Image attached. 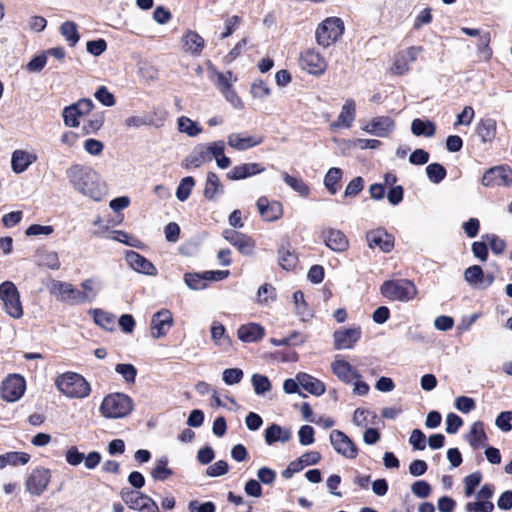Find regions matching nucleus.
<instances>
[{"label":"nucleus","mask_w":512,"mask_h":512,"mask_svg":"<svg viewBox=\"0 0 512 512\" xmlns=\"http://www.w3.org/2000/svg\"><path fill=\"white\" fill-rule=\"evenodd\" d=\"M65 176L69 186L84 198L99 202L108 193L101 175L91 166L72 164L66 169Z\"/></svg>","instance_id":"obj_1"},{"label":"nucleus","mask_w":512,"mask_h":512,"mask_svg":"<svg viewBox=\"0 0 512 512\" xmlns=\"http://www.w3.org/2000/svg\"><path fill=\"white\" fill-rule=\"evenodd\" d=\"M482 481L480 472H473L467 475L464 480V495L470 498L475 494V501L467 502L464 506L465 512H493L494 504L491 501L495 488L492 484H485L475 493V489Z\"/></svg>","instance_id":"obj_2"},{"label":"nucleus","mask_w":512,"mask_h":512,"mask_svg":"<svg viewBox=\"0 0 512 512\" xmlns=\"http://www.w3.org/2000/svg\"><path fill=\"white\" fill-rule=\"evenodd\" d=\"M57 390L69 399H85L91 393L89 382L76 372H65L55 379Z\"/></svg>","instance_id":"obj_3"},{"label":"nucleus","mask_w":512,"mask_h":512,"mask_svg":"<svg viewBox=\"0 0 512 512\" xmlns=\"http://www.w3.org/2000/svg\"><path fill=\"white\" fill-rule=\"evenodd\" d=\"M133 407V400L128 395L112 393L103 398L99 411L104 418L120 419L128 416Z\"/></svg>","instance_id":"obj_4"},{"label":"nucleus","mask_w":512,"mask_h":512,"mask_svg":"<svg viewBox=\"0 0 512 512\" xmlns=\"http://www.w3.org/2000/svg\"><path fill=\"white\" fill-rule=\"evenodd\" d=\"M345 25L339 17H327L321 21L315 31V39L319 46L328 48L343 36Z\"/></svg>","instance_id":"obj_5"},{"label":"nucleus","mask_w":512,"mask_h":512,"mask_svg":"<svg viewBox=\"0 0 512 512\" xmlns=\"http://www.w3.org/2000/svg\"><path fill=\"white\" fill-rule=\"evenodd\" d=\"M380 292L388 300L409 302L416 297L418 291L413 281L397 279L385 281L380 287Z\"/></svg>","instance_id":"obj_6"},{"label":"nucleus","mask_w":512,"mask_h":512,"mask_svg":"<svg viewBox=\"0 0 512 512\" xmlns=\"http://www.w3.org/2000/svg\"><path fill=\"white\" fill-rule=\"evenodd\" d=\"M0 301L4 312L12 319L23 317L24 310L21 296L16 285L11 281L0 284Z\"/></svg>","instance_id":"obj_7"},{"label":"nucleus","mask_w":512,"mask_h":512,"mask_svg":"<svg viewBox=\"0 0 512 512\" xmlns=\"http://www.w3.org/2000/svg\"><path fill=\"white\" fill-rule=\"evenodd\" d=\"M25 390L24 377L19 374H10L1 383L0 396L4 401L14 403L22 398Z\"/></svg>","instance_id":"obj_8"},{"label":"nucleus","mask_w":512,"mask_h":512,"mask_svg":"<svg viewBox=\"0 0 512 512\" xmlns=\"http://www.w3.org/2000/svg\"><path fill=\"white\" fill-rule=\"evenodd\" d=\"M299 65L307 73L320 76L327 69V61L324 56L314 48L304 50L299 57Z\"/></svg>","instance_id":"obj_9"},{"label":"nucleus","mask_w":512,"mask_h":512,"mask_svg":"<svg viewBox=\"0 0 512 512\" xmlns=\"http://www.w3.org/2000/svg\"><path fill=\"white\" fill-rule=\"evenodd\" d=\"M65 460L67 464L70 466H78L82 462L84 463V467L88 470L95 469L101 462L102 456L97 451H91L87 455L80 452L78 447L75 445L69 446L65 450Z\"/></svg>","instance_id":"obj_10"},{"label":"nucleus","mask_w":512,"mask_h":512,"mask_svg":"<svg viewBox=\"0 0 512 512\" xmlns=\"http://www.w3.org/2000/svg\"><path fill=\"white\" fill-rule=\"evenodd\" d=\"M421 52L422 47L420 46H411L399 51L394 57L393 64L390 68L391 73L395 75L408 73Z\"/></svg>","instance_id":"obj_11"},{"label":"nucleus","mask_w":512,"mask_h":512,"mask_svg":"<svg viewBox=\"0 0 512 512\" xmlns=\"http://www.w3.org/2000/svg\"><path fill=\"white\" fill-rule=\"evenodd\" d=\"M94 104L92 100L84 98L79 100L68 107H65L62 116L66 126L78 127L80 125V118L88 115L93 109Z\"/></svg>","instance_id":"obj_12"},{"label":"nucleus","mask_w":512,"mask_h":512,"mask_svg":"<svg viewBox=\"0 0 512 512\" xmlns=\"http://www.w3.org/2000/svg\"><path fill=\"white\" fill-rule=\"evenodd\" d=\"M361 130L376 137L386 138L395 130V121L389 116H376L363 123Z\"/></svg>","instance_id":"obj_13"},{"label":"nucleus","mask_w":512,"mask_h":512,"mask_svg":"<svg viewBox=\"0 0 512 512\" xmlns=\"http://www.w3.org/2000/svg\"><path fill=\"white\" fill-rule=\"evenodd\" d=\"M481 183L485 187L510 186L512 184V170L506 165L492 167L484 173Z\"/></svg>","instance_id":"obj_14"},{"label":"nucleus","mask_w":512,"mask_h":512,"mask_svg":"<svg viewBox=\"0 0 512 512\" xmlns=\"http://www.w3.org/2000/svg\"><path fill=\"white\" fill-rule=\"evenodd\" d=\"M174 324L173 315L168 309H161L153 314L150 323V335L153 339H160L167 335Z\"/></svg>","instance_id":"obj_15"},{"label":"nucleus","mask_w":512,"mask_h":512,"mask_svg":"<svg viewBox=\"0 0 512 512\" xmlns=\"http://www.w3.org/2000/svg\"><path fill=\"white\" fill-rule=\"evenodd\" d=\"M330 443L334 450L347 459H355L358 449L355 443L342 431L333 430L329 436Z\"/></svg>","instance_id":"obj_16"},{"label":"nucleus","mask_w":512,"mask_h":512,"mask_svg":"<svg viewBox=\"0 0 512 512\" xmlns=\"http://www.w3.org/2000/svg\"><path fill=\"white\" fill-rule=\"evenodd\" d=\"M51 480V472L46 468H36L27 477L26 490L36 496H40L48 487Z\"/></svg>","instance_id":"obj_17"},{"label":"nucleus","mask_w":512,"mask_h":512,"mask_svg":"<svg viewBox=\"0 0 512 512\" xmlns=\"http://www.w3.org/2000/svg\"><path fill=\"white\" fill-rule=\"evenodd\" d=\"M330 366L332 373L345 384H351L355 378L359 377L358 370L342 355L334 356Z\"/></svg>","instance_id":"obj_18"},{"label":"nucleus","mask_w":512,"mask_h":512,"mask_svg":"<svg viewBox=\"0 0 512 512\" xmlns=\"http://www.w3.org/2000/svg\"><path fill=\"white\" fill-rule=\"evenodd\" d=\"M48 289L50 294L56 297L59 301L70 304H79L78 289H76L71 283L60 280H51L48 284Z\"/></svg>","instance_id":"obj_19"},{"label":"nucleus","mask_w":512,"mask_h":512,"mask_svg":"<svg viewBox=\"0 0 512 512\" xmlns=\"http://www.w3.org/2000/svg\"><path fill=\"white\" fill-rule=\"evenodd\" d=\"M361 328H340L333 334L334 348L336 350L352 349L360 340Z\"/></svg>","instance_id":"obj_20"},{"label":"nucleus","mask_w":512,"mask_h":512,"mask_svg":"<svg viewBox=\"0 0 512 512\" xmlns=\"http://www.w3.org/2000/svg\"><path fill=\"white\" fill-rule=\"evenodd\" d=\"M121 498L124 503L133 510L145 511L151 508H157V504L154 500L127 488L121 490Z\"/></svg>","instance_id":"obj_21"},{"label":"nucleus","mask_w":512,"mask_h":512,"mask_svg":"<svg viewBox=\"0 0 512 512\" xmlns=\"http://www.w3.org/2000/svg\"><path fill=\"white\" fill-rule=\"evenodd\" d=\"M257 210L261 218L266 222H274L283 216V206L279 201L269 200L261 196L256 201Z\"/></svg>","instance_id":"obj_22"},{"label":"nucleus","mask_w":512,"mask_h":512,"mask_svg":"<svg viewBox=\"0 0 512 512\" xmlns=\"http://www.w3.org/2000/svg\"><path fill=\"white\" fill-rule=\"evenodd\" d=\"M223 237L241 254L245 256H251L254 254L255 243L251 237L231 229L224 230Z\"/></svg>","instance_id":"obj_23"},{"label":"nucleus","mask_w":512,"mask_h":512,"mask_svg":"<svg viewBox=\"0 0 512 512\" xmlns=\"http://www.w3.org/2000/svg\"><path fill=\"white\" fill-rule=\"evenodd\" d=\"M37 160L38 155L34 150L16 149L11 154V169L15 174H22Z\"/></svg>","instance_id":"obj_24"},{"label":"nucleus","mask_w":512,"mask_h":512,"mask_svg":"<svg viewBox=\"0 0 512 512\" xmlns=\"http://www.w3.org/2000/svg\"><path fill=\"white\" fill-rule=\"evenodd\" d=\"M366 241L370 248L377 247L384 253H389L394 247V237L382 228L368 231Z\"/></svg>","instance_id":"obj_25"},{"label":"nucleus","mask_w":512,"mask_h":512,"mask_svg":"<svg viewBox=\"0 0 512 512\" xmlns=\"http://www.w3.org/2000/svg\"><path fill=\"white\" fill-rule=\"evenodd\" d=\"M465 281L475 289H485L494 282V275L491 273L484 274L482 268L478 265L468 267L464 271Z\"/></svg>","instance_id":"obj_26"},{"label":"nucleus","mask_w":512,"mask_h":512,"mask_svg":"<svg viewBox=\"0 0 512 512\" xmlns=\"http://www.w3.org/2000/svg\"><path fill=\"white\" fill-rule=\"evenodd\" d=\"M263 137L247 133L233 132L227 136V144L237 151H245L260 145Z\"/></svg>","instance_id":"obj_27"},{"label":"nucleus","mask_w":512,"mask_h":512,"mask_svg":"<svg viewBox=\"0 0 512 512\" xmlns=\"http://www.w3.org/2000/svg\"><path fill=\"white\" fill-rule=\"evenodd\" d=\"M356 118V102L352 98H347L337 116V119L330 124V128L335 130L337 128L349 129L352 127Z\"/></svg>","instance_id":"obj_28"},{"label":"nucleus","mask_w":512,"mask_h":512,"mask_svg":"<svg viewBox=\"0 0 512 512\" xmlns=\"http://www.w3.org/2000/svg\"><path fill=\"white\" fill-rule=\"evenodd\" d=\"M125 260L129 267L137 273L148 276L157 275V268L153 263L135 251H128L125 255Z\"/></svg>","instance_id":"obj_29"},{"label":"nucleus","mask_w":512,"mask_h":512,"mask_svg":"<svg viewBox=\"0 0 512 512\" xmlns=\"http://www.w3.org/2000/svg\"><path fill=\"white\" fill-rule=\"evenodd\" d=\"M325 245L335 252H344L349 248V241L346 235L338 229L327 228L322 232Z\"/></svg>","instance_id":"obj_30"},{"label":"nucleus","mask_w":512,"mask_h":512,"mask_svg":"<svg viewBox=\"0 0 512 512\" xmlns=\"http://www.w3.org/2000/svg\"><path fill=\"white\" fill-rule=\"evenodd\" d=\"M264 171L265 167L259 163H243L234 166L229 172H227L226 177L230 180L237 181L260 174Z\"/></svg>","instance_id":"obj_31"},{"label":"nucleus","mask_w":512,"mask_h":512,"mask_svg":"<svg viewBox=\"0 0 512 512\" xmlns=\"http://www.w3.org/2000/svg\"><path fill=\"white\" fill-rule=\"evenodd\" d=\"M81 290H78V303L92 302L101 290V282L95 278H89L81 283Z\"/></svg>","instance_id":"obj_32"},{"label":"nucleus","mask_w":512,"mask_h":512,"mask_svg":"<svg viewBox=\"0 0 512 512\" xmlns=\"http://www.w3.org/2000/svg\"><path fill=\"white\" fill-rule=\"evenodd\" d=\"M211 340L215 346L223 351H228L232 346V340L226 333V329L219 321H213L210 327Z\"/></svg>","instance_id":"obj_33"},{"label":"nucleus","mask_w":512,"mask_h":512,"mask_svg":"<svg viewBox=\"0 0 512 512\" xmlns=\"http://www.w3.org/2000/svg\"><path fill=\"white\" fill-rule=\"evenodd\" d=\"M237 336L242 342H257L263 338L264 328L257 323L244 324L238 328Z\"/></svg>","instance_id":"obj_34"},{"label":"nucleus","mask_w":512,"mask_h":512,"mask_svg":"<svg viewBox=\"0 0 512 512\" xmlns=\"http://www.w3.org/2000/svg\"><path fill=\"white\" fill-rule=\"evenodd\" d=\"M181 41L184 51L194 56L200 55L204 48V39L195 31H187Z\"/></svg>","instance_id":"obj_35"},{"label":"nucleus","mask_w":512,"mask_h":512,"mask_svg":"<svg viewBox=\"0 0 512 512\" xmlns=\"http://www.w3.org/2000/svg\"><path fill=\"white\" fill-rule=\"evenodd\" d=\"M206 162H210L203 144H197L184 159L182 166L186 169L199 168Z\"/></svg>","instance_id":"obj_36"},{"label":"nucleus","mask_w":512,"mask_h":512,"mask_svg":"<svg viewBox=\"0 0 512 512\" xmlns=\"http://www.w3.org/2000/svg\"><path fill=\"white\" fill-rule=\"evenodd\" d=\"M297 379L300 386L312 395L320 396L326 390L325 384L322 381L307 373H297Z\"/></svg>","instance_id":"obj_37"},{"label":"nucleus","mask_w":512,"mask_h":512,"mask_svg":"<svg viewBox=\"0 0 512 512\" xmlns=\"http://www.w3.org/2000/svg\"><path fill=\"white\" fill-rule=\"evenodd\" d=\"M264 437L265 442L268 445H272L275 442H288L292 437V433L288 428L282 427L278 424H272L265 430Z\"/></svg>","instance_id":"obj_38"},{"label":"nucleus","mask_w":512,"mask_h":512,"mask_svg":"<svg viewBox=\"0 0 512 512\" xmlns=\"http://www.w3.org/2000/svg\"><path fill=\"white\" fill-rule=\"evenodd\" d=\"M497 122L493 118L481 119L476 127V134L482 143H490L496 136Z\"/></svg>","instance_id":"obj_39"},{"label":"nucleus","mask_w":512,"mask_h":512,"mask_svg":"<svg viewBox=\"0 0 512 512\" xmlns=\"http://www.w3.org/2000/svg\"><path fill=\"white\" fill-rule=\"evenodd\" d=\"M466 441L473 448H479L487 441V435L482 421H475L470 425L469 432L465 435Z\"/></svg>","instance_id":"obj_40"},{"label":"nucleus","mask_w":512,"mask_h":512,"mask_svg":"<svg viewBox=\"0 0 512 512\" xmlns=\"http://www.w3.org/2000/svg\"><path fill=\"white\" fill-rule=\"evenodd\" d=\"M224 192V187L219 177L214 172H208L204 188V196L208 200H214L215 197Z\"/></svg>","instance_id":"obj_41"},{"label":"nucleus","mask_w":512,"mask_h":512,"mask_svg":"<svg viewBox=\"0 0 512 512\" xmlns=\"http://www.w3.org/2000/svg\"><path fill=\"white\" fill-rule=\"evenodd\" d=\"M411 132L415 136L430 138L436 133V125L430 120L416 118L411 123Z\"/></svg>","instance_id":"obj_42"},{"label":"nucleus","mask_w":512,"mask_h":512,"mask_svg":"<svg viewBox=\"0 0 512 512\" xmlns=\"http://www.w3.org/2000/svg\"><path fill=\"white\" fill-rule=\"evenodd\" d=\"M335 143L343 145L347 149L359 148V149H377L381 142L377 139H363L357 138L352 140H339L333 139Z\"/></svg>","instance_id":"obj_43"},{"label":"nucleus","mask_w":512,"mask_h":512,"mask_svg":"<svg viewBox=\"0 0 512 512\" xmlns=\"http://www.w3.org/2000/svg\"><path fill=\"white\" fill-rule=\"evenodd\" d=\"M282 179L293 191L298 193L301 197L306 198L310 194V187L300 177H295L287 172L282 173Z\"/></svg>","instance_id":"obj_44"},{"label":"nucleus","mask_w":512,"mask_h":512,"mask_svg":"<svg viewBox=\"0 0 512 512\" xmlns=\"http://www.w3.org/2000/svg\"><path fill=\"white\" fill-rule=\"evenodd\" d=\"M177 128L179 132L189 137H196L202 132V127L196 121L186 116H180L177 119Z\"/></svg>","instance_id":"obj_45"},{"label":"nucleus","mask_w":512,"mask_h":512,"mask_svg":"<svg viewBox=\"0 0 512 512\" xmlns=\"http://www.w3.org/2000/svg\"><path fill=\"white\" fill-rule=\"evenodd\" d=\"M95 323L105 330L112 331L115 327V316L101 309H93L90 311Z\"/></svg>","instance_id":"obj_46"},{"label":"nucleus","mask_w":512,"mask_h":512,"mask_svg":"<svg viewBox=\"0 0 512 512\" xmlns=\"http://www.w3.org/2000/svg\"><path fill=\"white\" fill-rule=\"evenodd\" d=\"M342 178V170L337 167L330 168L324 177V186L330 194L335 195L340 186L339 182Z\"/></svg>","instance_id":"obj_47"},{"label":"nucleus","mask_w":512,"mask_h":512,"mask_svg":"<svg viewBox=\"0 0 512 512\" xmlns=\"http://www.w3.org/2000/svg\"><path fill=\"white\" fill-rule=\"evenodd\" d=\"M184 283L191 290H203L207 287L208 279H206V271L202 273H185Z\"/></svg>","instance_id":"obj_48"},{"label":"nucleus","mask_w":512,"mask_h":512,"mask_svg":"<svg viewBox=\"0 0 512 512\" xmlns=\"http://www.w3.org/2000/svg\"><path fill=\"white\" fill-rule=\"evenodd\" d=\"M377 419V415L367 409L357 408L353 413L352 422L361 428L367 427L368 425H374Z\"/></svg>","instance_id":"obj_49"},{"label":"nucleus","mask_w":512,"mask_h":512,"mask_svg":"<svg viewBox=\"0 0 512 512\" xmlns=\"http://www.w3.org/2000/svg\"><path fill=\"white\" fill-rule=\"evenodd\" d=\"M61 35L69 43L70 46H75L80 39L78 27L72 21H66L60 26Z\"/></svg>","instance_id":"obj_50"},{"label":"nucleus","mask_w":512,"mask_h":512,"mask_svg":"<svg viewBox=\"0 0 512 512\" xmlns=\"http://www.w3.org/2000/svg\"><path fill=\"white\" fill-rule=\"evenodd\" d=\"M250 93L253 99L264 101L271 95V89L267 83L259 79L251 84Z\"/></svg>","instance_id":"obj_51"},{"label":"nucleus","mask_w":512,"mask_h":512,"mask_svg":"<svg viewBox=\"0 0 512 512\" xmlns=\"http://www.w3.org/2000/svg\"><path fill=\"white\" fill-rule=\"evenodd\" d=\"M166 458H160L156 461L155 467L151 471V476L158 481H164L172 475V470L167 467Z\"/></svg>","instance_id":"obj_52"},{"label":"nucleus","mask_w":512,"mask_h":512,"mask_svg":"<svg viewBox=\"0 0 512 512\" xmlns=\"http://www.w3.org/2000/svg\"><path fill=\"white\" fill-rule=\"evenodd\" d=\"M104 119V114L102 112L91 114L88 120L83 125V131L86 134L96 133L103 126Z\"/></svg>","instance_id":"obj_53"},{"label":"nucleus","mask_w":512,"mask_h":512,"mask_svg":"<svg viewBox=\"0 0 512 512\" xmlns=\"http://www.w3.org/2000/svg\"><path fill=\"white\" fill-rule=\"evenodd\" d=\"M194 186H195V181H194L193 177H191V176L184 177L180 181V183L177 187V190H176L177 199L181 202L186 201L189 198Z\"/></svg>","instance_id":"obj_54"},{"label":"nucleus","mask_w":512,"mask_h":512,"mask_svg":"<svg viewBox=\"0 0 512 512\" xmlns=\"http://www.w3.org/2000/svg\"><path fill=\"white\" fill-rule=\"evenodd\" d=\"M109 238L114 240V241H117V242H120V243H123L127 246H130V247H139L141 242L136 238L134 237L133 235L125 232V231H122V230H113L110 232V235H109Z\"/></svg>","instance_id":"obj_55"},{"label":"nucleus","mask_w":512,"mask_h":512,"mask_svg":"<svg viewBox=\"0 0 512 512\" xmlns=\"http://www.w3.org/2000/svg\"><path fill=\"white\" fill-rule=\"evenodd\" d=\"M253 389L256 395H263L271 390V382L268 377L261 374H253L251 378Z\"/></svg>","instance_id":"obj_56"},{"label":"nucleus","mask_w":512,"mask_h":512,"mask_svg":"<svg viewBox=\"0 0 512 512\" xmlns=\"http://www.w3.org/2000/svg\"><path fill=\"white\" fill-rule=\"evenodd\" d=\"M426 174L428 179L438 184L446 177V169L439 163H432L426 167Z\"/></svg>","instance_id":"obj_57"},{"label":"nucleus","mask_w":512,"mask_h":512,"mask_svg":"<svg viewBox=\"0 0 512 512\" xmlns=\"http://www.w3.org/2000/svg\"><path fill=\"white\" fill-rule=\"evenodd\" d=\"M279 264L285 270H291L297 263L296 255L289 249L282 247L278 252Z\"/></svg>","instance_id":"obj_58"},{"label":"nucleus","mask_w":512,"mask_h":512,"mask_svg":"<svg viewBox=\"0 0 512 512\" xmlns=\"http://www.w3.org/2000/svg\"><path fill=\"white\" fill-rule=\"evenodd\" d=\"M293 302L295 305L296 313L301 316L303 319L309 317L310 311L307 308V304L304 299V294L301 291H296L293 294Z\"/></svg>","instance_id":"obj_59"},{"label":"nucleus","mask_w":512,"mask_h":512,"mask_svg":"<svg viewBox=\"0 0 512 512\" xmlns=\"http://www.w3.org/2000/svg\"><path fill=\"white\" fill-rule=\"evenodd\" d=\"M202 144L208 154L210 161L218 156H221V153L225 151V142L222 140Z\"/></svg>","instance_id":"obj_60"},{"label":"nucleus","mask_w":512,"mask_h":512,"mask_svg":"<svg viewBox=\"0 0 512 512\" xmlns=\"http://www.w3.org/2000/svg\"><path fill=\"white\" fill-rule=\"evenodd\" d=\"M243 375V371L239 368H228L222 372V380L227 385H234L242 380Z\"/></svg>","instance_id":"obj_61"},{"label":"nucleus","mask_w":512,"mask_h":512,"mask_svg":"<svg viewBox=\"0 0 512 512\" xmlns=\"http://www.w3.org/2000/svg\"><path fill=\"white\" fill-rule=\"evenodd\" d=\"M54 232L51 225L32 224L25 230V235L30 236H49Z\"/></svg>","instance_id":"obj_62"},{"label":"nucleus","mask_w":512,"mask_h":512,"mask_svg":"<svg viewBox=\"0 0 512 512\" xmlns=\"http://www.w3.org/2000/svg\"><path fill=\"white\" fill-rule=\"evenodd\" d=\"M512 411H503L495 419V425L502 432H510L512 430Z\"/></svg>","instance_id":"obj_63"},{"label":"nucleus","mask_w":512,"mask_h":512,"mask_svg":"<svg viewBox=\"0 0 512 512\" xmlns=\"http://www.w3.org/2000/svg\"><path fill=\"white\" fill-rule=\"evenodd\" d=\"M40 265L45 266L52 270L60 268V261L58 254L54 251H48L42 254L40 258Z\"/></svg>","instance_id":"obj_64"}]
</instances>
